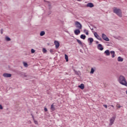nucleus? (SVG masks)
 <instances>
[{
  "mask_svg": "<svg viewBox=\"0 0 127 127\" xmlns=\"http://www.w3.org/2000/svg\"><path fill=\"white\" fill-rule=\"evenodd\" d=\"M118 81L120 84H121V85H123V86L127 87V81L125 76L120 75L118 79Z\"/></svg>",
  "mask_w": 127,
  "mask_h": 127,
  "instance_id": "nucleus-1",
  "label": "nucleus"
},
{
  "mask_svg": "<svg viewBox=\"0 0 127 127\" xmlns=\"http://www.w3.org/2000/svg\"><path fill=\"white\" fill-rule=\"evenodd\" d=\"M113 12L114 13H116L119 16V17H122V10L120 9L117 8V7H114L113 8Z\"/></svg>",
  "mask_w": 127,
  "mask_h": 127,
  "instance_id": "nucleus-2",
  "label": "nucleus"
},
{
  "mask_svg": "<svg viewBox=\"0 0 127 127\" xmlns=\"http://www.w3.org/2000/svg\"><path fill=\"white\" fill-rule=\"evenodd\" d=\"M75 25L77 28H78V29H82V25L78 21L75 22Z\"/></svg>",
  "mask_w": 127,
  "mask_h": 127,
  "instance_id": "nucleus-3",
  "label": "nucleus"
},
{
  "mask_svg": "<svg viewBox=\"0 0 127 127\" xmlns=\"http://www.w3.org/2000/svg\"><path fill=\"white\" fill-rule=\"evenodd\" d=\"M102 38H103V40H105V41H110V39L108 37H107V35L106 34L103 33L102 34Z\"/></svg>",
  "mask_w": 127,
  "mask_h": 127,
  "instance_id": "nucleus-4",
  "label": "nucleus"
},
{
  "mask_svg": "<svg viewBox=\"0 0 127 127\" xmlns=\"http://www.w3.org/2000/svg\"><path fill=\"white\" fill-rule=\"evenodd\" d=\"M115 120H116V118L115 117H113L112 118H111L110 120L109 126H113V124L115 122Z\"/></svg>",
  "mask_w": 127,
  "mask_h": 127,
  "instance_id": "nucleus-5",
  "label": "nucleus"
},
{
  "mask_svg": "<svg viewBox=\"0 0 127 127\" xmlns=\"http://www.w3.org/2000/svg\"><path fill=\"white\" fill-rule=\"evenodd\" d=\"M54 43L55 45L56 46V49L59 48V47L60 46V43H59V42H58V41H55Z\"/></svg>",
  "mask_w": 127,
  "mask_h": 127,
  "instance_id": "nucleus-6",
  "label": "nucleus"
},
{
  "mask_svg": "<svg viewBox=\"0 0 127 127\" xmlns=\"http://www.w3.org/2000/svg\"><path fill=\"white\" fill-rule=\"evenodd\" d=\"M97 48L98 50H100V51H103V50H104V48L103 47V46H102V44H101L98 45Z\"/></svg>",
  "mask_w": 127,
  "mask_h": 127,
  "instance_id": "nucleus-7",
  "label": "nucleus"
},
{
  "mask_svg": "<svg viewBox=\"0 0 127 127\" xmlns=\"http://www.w3.org/2000/svg\"><path fill=\"white\" fill-rule=\"evenodd\" d=\"M3 76L5 78H10L11 77V74L5 73L3 74Z\"/></svg>",
  "mask_w": 127,
  "mask_h": 127,
  "instance_id": "nucleus-8",
  "label": "nucleus"
},
{
  "mask_svg": "<svg viewBox=\"0 0 127 127\" xmlns=\"http://www.w3.org/2000/svg\"><path fill=\"white\" fill-rule=\"evenodd\" d=\"M94 35L95 37H96V38L98 39V40H102V38H100V36H99V35H98V33H97V32H95L94 33Z\"/></svg>",
  "mask_w": 127,
  "mask_h": 127,
  "instance_id": "nucleus-9",
  "label": "nucleus"
},
{
  "mask_svg": "<svg viewBox=\"0 0 127 127\" xmlns=\"http://www.w3.org/2000/svg\"><path fill=\"white\" fill-rule=\"evenodd\" d=\"M104 54L106 55V56H110L111 53L110 52V50H107L104 52Z\"/></svg>",
  "mask_w": 127,
  "mask_h": 127,
  "instance_id": "nucleus-10",
  "label": "nucleus"
},
{
  "mask_svg": "<svg viewBox=\"0 0 127 127\" xmlns=\"http://www.w3.org/2000/svg\"><path fill=\"white\" fill-rule=\"evenodd\" d=\"M81 33V31L79 29H76L74 30V34L75 35H78Z\"/></svg>",
  "mask_w": 127,
  "mask_h": 127,
  "instance_id": "nucleus-11",
  "label": "nucleus"
},
{
  "mask_svg": "<svg viewBox=\"0 0 127 127\" xmlns=\"http://www.w3.org/2000/svg\"><path fill=\"white\" fill-rule=\"evenodd\" d=\"M78 87L80 88V89H81V90H83L85 88V85H84V84L81 83L80 85L78 86Z\"/></svg>",
  "mask_w": 127,
  "mask_h": 127,
  "instance_id": "nucleus-12",
  "label": "nucleus"
},
{
  "mask_svg": "<svg viewBox=\"0 0 127 127\" xmlns=\"http://www.w3.org/2000/svg\"><path fill=\"white\" fill-rule=\"evenodd\" d=\"M87 6L88 7H94V4L92 3H88L87 4Z\"/></svg>",
  "mask_w": 127,
  "mask_h": 127,
  "instance_id": "nucleus-13",
  "label": "nucleus"
},
{
  "mask_svg": "<svg viewBox=\"0 0 127 127\" xmlns=\"http://www.w3.org/2000/svg\"><path fill=\"white\" fill-rule=\"evenodd\" d=\"M110 53H111V55H112V58H115V51H111V52H110Z\"/></svg>",
  "mask_w": 127,
  "mask_h": 127,
  "instance_id": "nucleus-14",
  "label": "nucleus"
},
{
  "mask_svg": "<svg viewBox=\"0 0 127 127\" xmlns=\"http://www.w3.org/2000/svg\"><path fill=\"white\" fill-rule=\"evenodd\" d=\"M118 61L119 62H123V61H124V59H123V58H122L121 57H119L118 58Z\"/></svg>",
  "mask_w": 127,
  "mask_h": 127,
  "instance_id": "nucleus-15",
  "label": "nucleus"
},
{
  "mask_svg": "<svg viewBox=\"0 0 127 127\" xmlns=\"http://www.w3.org/2000/svg\"><path fill=\"white\" fill-rule=\"evenodd\" d=\"M88 40L89 41L90 44H92V43L94 42V39L92 38H88Z\"/></svg>",
  "mask_w": 127,
  "mask_h": 127,
  "instance_id": "nucleus-16",
  "label": "nucleus"
},
{
  "mask_svg": "<svg viewBox=\"0 0 127 127\" xmlns=\"http://www.w3.org/2000/svg\"><path fill=\"white\" fill-rule=\"evenodd\" d=\"M51 109L52 111H55V107H54V104H53L51 106Z\"/></svg>",
  "mask_w": 127,
  "mask_h": 127,
  "instance_id": "nucleus-17",
  "label": "nucleus"
},
{
  "mask_svg": "<svg viewBox=\"0 0 127 127\" xmlns=\"http://www.w3.org/2000/svg\"><path fill=\"white\" fill-rule=\"evenodd\" d=\"M80 38L81 39H86V35H83V34H82V35H81V36H80Z\"/></svg>",
  "mask_w": 127,
  "mask_h": 127,
  "instance_id": "nucleus-18",
  "label": "nucleus"
},
{
  "mask_svg": "<svg viewBox=\"0 0 127 127\" xmlns=\"http://www.w3.org/2000/svg\"><path fill=\"white\" fill-rule=\"evenodd\" d=\"M40 36H43L44 35H45V31H41L40 33Z\"/></svg>",
  "mask_w": 127,
  "mask_h": 127,
  "instance_id": "nucleus-19",
  "label": "nucleus"
},
{
  "mask_svg": "<svg viewBox=\"0 0 127 127\" xmlns=\"http://www.w3.org/2000/svg\"><path fill=\"white\" fill-rule=\"evenodd\" d=\"M65 59L66 60V62H68L69 61V59L68 58V56L66 54L64 55Z\"/></svg>",
  "mask_w": 127,
  "mask_h": 127,
  "instance_id": "nucleus-20",
  "label": "nucleus"
},
{
  "mask_svg": "<svg viewBox=\"0 0 127 127\" xmlns=\"http://www.w3.org/2000/svg\"><path fill=\"white\" fill-rule=\"evenodd\" d=\"M95 68L92 67L90 71V74H94V72H95Z\"/></svg>",
  "mask_w": 127,
  "mask_h": 127,
  "instance_id": "nucleus-21",
  "label": "nucleus"
},
{
  "mask_svg": "<svg viewBox=\"0 0 127 127\" xmlns=\"http://www.w3.org/2000/svg\"><path fill=\"white\" fill-rule=\"evenodd\" d=\"M23 64L24 67H25L26 68H27V67H28V64H27V63L23 62Z\"/></svg>",
  "mask_w": 127,
  "mask_h": 127,
  "instance_id": "nucleus-22",
  "label": "nucleus"
},
{
  "mask_svg": "<svg viewBox=\"0 0 127 127\" xmlns=\"http://www.w3.org/2000/svg\"><path fill=\"white\" fill-rule=\"evenodd\" d=\"M17 74H19V75H21V76H23V75H24V72H21L20 71H18L17 72Z\"/></svg>",
  "mask_w": 127,
  "mask_h": 127,
  "instance_id": "nucleus-23",
  "label": "nucleus"
},
{
  "mask_svg": "<svg viewBox=\"0 0 127 127\" xmlns=\"http://www.w3.org/2000/svg\"><path fill=\"white\" fill-rule=\"evenodd\" d=\"M84 33H85V34H86V35H89V32H88V31H87V30L84 29Z\"/></svg>",
  "mask_w": 127,
  "mask_h": 127,
  "instance_id": "nucleus-24",
  "label": "nucleus"
},
{
  "mask_svg": "<svg viewBox=\"0 0 127 127\" xmlns=\"http://www.w3.org/2000/svg\"><path fill=\"white\" fill-rule=\"evenodd\" d=\"M5 39V40H6V41H10V40H11L10 38H9L8 37H6Z\"/></svg>",
  "mask_w": 127,
  "mask_h": 127,
  "instance_id": "nucleus-25",
  "label": "nucleus"
},
{
  "mask_svg": "<svg viewBox=\"0 0 127 127\" xmlns=\"http://www.w3.org/2000/svg\"><path fill=\"white\" fill-rule=\"evenodd\" d=\"M76 41L80 45H82V42L80 40L77 39Z\"/></svg>",
  "mask_w": 127,
  "mask_h": 127,
  "instance_id": "nucleus-26",
  "label": "nucleus"
},
{
  "mask_svg": "<svg viewBox=\"0 0 127 127\" xmlns=\"http://www.w3.org/2000/svg\"><path fill=\"white\" fill-rule=\"evenodd\" d=\"M43 52L44 53H46V52H47V50H46L45 49V48H43Z\"/></svg>",
  "mask_w": 127,
  "mask_h": 127,
  "instance_id": "nucleus-27",
  "label": "nucleus"
},
{
  "mask_svg": "<svg viewBox=\"0 0 127 127\" xmlns=\"http://www.w3.org/2000/svg\"><path fill=\"white\" fill-rule=\"evenodd\" d=\"M34 123L35 125H38V122H37V121H36L35 120H34Z\"/></svg>",
  "mask_w": 127,
  "mask_h": 127,
  "instance_id": "nucleus-28",
  "label": "nucleus"
},
{
  "mask_svg": "<svg viewBox=\"0 0 127 127\" xmlns=\"http://www.w3.org/2000/svg\"><path fill=\"white\" fill-rule=\"evenodd\" d=\"M116 107L117 108H119V109H120L121 107V105L119 104H117Z\"/></svg>",
  "mask_w": 127,
  "mask_h": 127,
  "instance_id": "nucleus-29",
  "label": "nucleus"
},
{
  "mask_svg": "<svg viewBox=\"0 0 127 127\" xmlns=\"http://www.w3.org/2000/svg\"><path fill=\"white\" fill-rule=\"evenodd\" d=\"M44 111L45 112H48V110L47 109V108H46V107L44 108Z\"/></svg>",
  "mask_w": 127,
  "mask_h": 127,
  "instance_id": "nucleus-30",
  "label": "nucleus"
},
{
  "mask_svg": "<svg viewBox=\"0 0 127 127\" xmlns=\"http://www.w3.org/2000/svg\"><path fill=\"white\" fill-rule=\"evenodd\" d=\"M103 106L105 108V109H108V106H107V105H104Z\"/></svg>",
  "mask_w": 127,
  "mask_h": 127,
  "instance_id": "nucleus-31",
  "label": "nucleus"
},
{
  "mask_svg": "<svg viewBox=\"0 0 127 127\" xmlns=\"http://www.w3.org/2000/svg\"><path fill=\"white\" fill-rule=\"evenodd\" d=\"M0 32H1V34H2L3 32V29H1L0 30Z\"/></svg>",
  "mask_w": 127,
  "mask_h": 127,
  "instance_id": "nucleus-32",
  "label": "nucleus"
},
{
  "mask_svg": "<svg viewBox=\"0 0 127 127\" xmlns=\"http://www.w3.org/2000/svg\"><path fill=\"white\" fill-rule=\"evenodd\" d=\"M2 106H1V105H0V110H2Z\"/></svg>",
  "mask_w": 127,
  "mask_h": 127,
  "instance_id": "nucleus-33",
  "label": "nucleus"
},
{
  "mask_svg": "<svg viewBox=\"0 0 127 127\" xmlns=\"http://www.w3.org/2000/svg\"><path fill=\"white\" fill-rule=\"evenodd\" d=\"M24 77H27V75H26V73H24V74H23Z\"/></svg>",
  "mask_w": 127,
  "mask_h": 127,
  "instance_id": "nucleus-34",
  "label": "nucleus"
},
{
  "mask_svg": "<svg viewBox=\"0 0 127 127\" xmlns=\"http://www.w3.org/2000/svg\"><path fill=\"white\" fill-rule=\"evenodd\" d=\"M35 52V51L34 49H32V53H34Z\"/></svg>",
  "mask_w": 127,
  "mask_h": 127,
  "instance_id": "nucleus-35",
  "label": "nucleus"
},
{
  "mask_svg": "<svg viewBox=\"0 0 127 127\" xmlns=\"http://www.w3.org/2000/svg\"><path fill=\"white\" fill-rule=\"evenodd\" d=\"M111 107H112V108H114V105H111Z\"/></svg>",
  "mask_w": 127,
  "mask_h": 127,
  "instance_id": "nucleus-36",
  "label": "nucleus"
},
{
  "mask_svg": "<svg viewBox=\"0 0 127 127\" xmlns=\"http://www.w3.org/2000/svg\"><path fill=\"white\" fill-rule=\"evenodd\" d=\"M31 53H32V49H31Z\"/></svg>",
  "mask_w": 127,
  "mask_h": 127,
  "instance_id": "nucleus-37",
  "label": "nucleus"
},
{
  "mask_svg": "<svg viewBox=\"0 0 127 127\" xmlns=\"http://www.w3.org/2000/svg\"><path fill=\"white\" fill-rule=\"evenodd\" d=\"M96 43H97V44L99 43V42L97 41V42H96Z\"/></svg>",
  "mask_w": 127,
  "mask_h": 127,
  "instance_id": "nucleus-38",
  "label": "nucleus"
},
{
  "mask_svg": "<svg viewBox=\"0 0 127 127\" xmlns=\"http://www.w3.org/2000/svg\"><path fill=\"white\" fill-rule=\"evenodd\" d=\"M52 52V51L50 50V52Z\"/></svg>",
  "mask_w": 127,
  "mask_h": 127,
  "instance_id": "nucleus-39",
  "label": "nucleus"
},
{
  "mask_svg": "<svg viewBox=\"0 0 127 127\" xmlns=\"http://www.w3.org/2000/svg\"><path fill=\"white\" fill-rule=\"evenodd\" d=\"M31 115L32 116V114H31Z\"/></svg>",
  "mask_w": 127,
  "mask_h": 127,
  "instance_id": "nucleus-40",
  "label": "nucleus"
}]
</instances>
